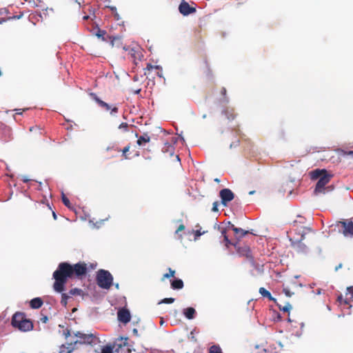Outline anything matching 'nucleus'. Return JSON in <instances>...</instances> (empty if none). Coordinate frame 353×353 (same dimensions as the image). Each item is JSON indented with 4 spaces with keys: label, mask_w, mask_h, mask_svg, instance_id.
I'll list each match as a JSON object with an SVG mask.
<instances>
[{
    "label": "nucleus",
    "mask_w": 353,
    "mask_h": 353,
    "mask_svg": "<svg viewBox=\"0 0 353 353\" xmlns=\"http://www.w3.org/2000/svg\"><path fill=\"white\" fill-rule=\"evenodd\" d=\"M97 266V263L79 262L74 265H70L66 262L60 263L57 270L53 273V278L55 280L53 285L54 290L57 292H63L68 278L75 276L81 279L88 272L96 269Z\"/></svg>",
    "instance_id": "nucleus-1"
},
{
    "label": "nucleus",
    "mask_w": 353,
    "mask_h": 353,
    "mask_svg": "<svg viewBox=\"0 0 353 353\" xmlns=\"http://www.w3.org/2000/svg\"><path fill=\"white\" fill-rule=\"evenodd\" d=\"M312 179H318L314 193L316 194L319 193H324L325 185L330 182L332 175L327 173L326 170L316 169L310 172Z\"/></svg>",
    "instance_id": "nucleus-2"
},
{
    "label": "nucleus",
    "mask_w": 353,
    "mask_h": 353,
    "mask_svg": "<svg viewBox=\"0 0 353 353\" xmlns=\"http://www.w3.org/2000/svg\"><path fill=\"white\" fill-rule=\"evenodd\" d=\"M12 325L22 332H27L32 330L33 328V323L30 320L26 319L23 312H17L12 318Z\"/></svg>",
    "instance_id": "nucleus-3"
},
{
    "label": "nucleus",
    "mask_w": 353,
    "mask_h": 353,
    "mask_svg": "<svg viewBox=\"0 0 353 353\" xmlns=\"http://www.w3.org/2000/svg\"><path fill=\"white\" fill-rule=\"evenodd\" d=\"M96 281L99 287L108 290L112 285L113 276L109 271L101 269L97 272Z\"/></svg>",
    "instance_id": "nucleus-4"
},
{
    "label": "nucleus",
    "mask_w": 353,
    "mask_h": 353,
    "mask_svg": "<svg viewBox=\"0 0 353 353\" xmlns=\"http://www.w3.org/2000/svg\"><path fill=\"white\" fill-rule=\"evenodd\" d=\"M293 227L296 228H292L290 231V236H294L295 238H300L301 240L304 239L305 235L312 231L311 228L304 226H297L296 222H294Z\"/></svg>",
    "instance_id": "nucleus-5"
},
{
    "label": "nucleus",
    "mask_w": 353,
    "mask_h": 353,
    "mask_svg": "<svg viewBox=\"0 0 353 353\" xmlns=\"http://www.w3.org/2000/svg\"><path fill=\"white\" fill-rule=\"evenodd\" d=\"M54 11L52 9H45L42 10L39 13H32L29 17L30 21L35 20L37 22H39V21H47L50 20V18L49 17L50 14H53Z\"/></svg>",
    "instance_id": "nucleus-6"
},
{
    "label": "nucleus",
    "mask_w": 353,
    "mask_h": 353,
    "mask_svg": "<svg viewBox=\"0 0 353 353\" xmlns=\"http://www.w3.org/2000/svg\"><path fill=\"white\" fill-rule=\"evenodd\" d=\"M338 225L342 228V234L345 237H353V221L352 219H345L339 221Z\"/></svg>",
    "instance_id": "nucleus-7"
},
{
    "label": "nucleus",
    "mask_w": 353,
    "mask_h": 353,
    "mask_svg": "<svg viewBox=\"0 0 353 353\" xmlns=\"http://www.w3.org/2000/svg\"><path fill=\"white\" fill-rule=\"evenodd\" d=\"M237 253L241 256H245L252 264L254 265V256L252 254L250 248L248 245L240 246L238 243H234Z\"/></svg>",
    "instance_id": "nucleus-8"
},
{
    "label": "nucleus",
    "mask_w": 353,
    "mask_h": 353,
    "mask_svg": "<svg viewBox=\"0 0 353 353\" xmlns=\"http://www.w3.org/2000/svg\"><path fill=\"white\" fill-rule=\"evenodd\" d=\"M23 16V13L19 12L18 14L10 13L8 9H0V22H6L12 19H19Z\"/></svg>",
    "instance_id": "nucleus-9"
},
{
    "label": "nucleus",
    "mask_w": 353,
    "mask_h": 353,
    "mask_svg": "<svg viewBox=\"0 0 353 353\" xmlns=\"http://www.w3.org/2000/svg\"><path fill=\"white\" fill-rule=\"evenodd\" d=\"M219 196L221 199V203L224 206H227L228 203L232 201L234 198V194L228 188L222 189L219 192Z\"/></svg>",
    "instance_id": "nucleus-10"
},
{
    "label": "nucleus",
    "mask_w": 353,
    "mask_h": 353,
    "mask_svg": "<svg viewBox=\"0 0 353 353\" xmlns=\"http://www.w3.org/2000/svg\"><path fill=\"white\" fill-rule=\"evenodd\" d=\"M290 240L292 242V246L295 250L300 253H305L307 250V246L302 243L301 239L295 238L294 236L290 237Z\"/></svg>",
    "instance_id": "nucleus-11"
},
{
    "label": "nucleus",
    "mask_w": 353,
    "mask_h": 353,
    "mask_svg": "<svg viewBox=\"0 0 353 353\" xmlns=\"http://www.w3.org/2000/svg\"><path fill=\"white\" fill-rule=\"evenodd\" d=\"M123 50L128 52V54L133 59V61L137 64V61H140L143 57L139 48H130L123 46Z\"/></svg>",
    "instance_id": "nucleus-12"
},
{
    "label": "nucleus",
    "mask_w": 353,
    "mask_h": 353,
    "mask_svg": "<svg viewBox=\"0 0 353 353\" xmlns=\"http://www.w3.org/2000/svg\"><path fill=\"white\" fill-rule=\"evenodd\" d=\"M90 24L92 26L91 32H92L93 35L97 36L99 39H101L102 41H105L107 40L108 37H105V35L108 36V34H107V32L105 30L100 29L97 26V23H90Z\"/></svg>",
    "instance_id": "nucleus-13"
},
{
    "label": "nucleus",
    "mask_w": 353,
    "mask_h": 353,
    "mask_svg": "<svg viewBox=\"0 0 353 353\" xmlns=\"http://www.w3.org/2000/svg\"><path fill=\"white\" fill-rule=\"evenodd\" d=\"M117 317H118V320L120 322L126 324L128 322H130V319H131V315L128 309L121 308L117 312Z\"/></svg>",
    "instance_id": "nucleus-14"
},
{
    "label": "nucleus",
    "mask_w": 353,
    "mask_h": 353,
    "mask_svg": "<svg viewBox=\"0 0 353 353\" xmlns=\"http://www.w3.org/2000/svg\"><path fill=\"white\" fill-rule=\"evenodd\" d=\"M179 10L183 15H188L194 12L196 9L190 6L188 2L183 0L179 6Z\"/></svg>",
    "instance_id": "nucleus-15"
},
{
    "label": "nucleus",
    "mask_w": 353,
    "mask_h": 353,
    "mask_svg": "<svg viewBox=\"0 0 353 353\" xmlns=\"http://www.w3.org/2000/svg\"><path fill=\"white\" fill-rule=\"evenodd\" d=\"M75 335L80 339V343H83L92 344L95 340V336L92 334H87L77 332Z\"/></svg>",
    "instance_id": "nucleus-16"
},
{
    "label": "nucleus",
    "mask_w": 353,
    "mask_h": 353,
    "mask_svg": "<svg viewBox=\"0 0 353 353\" xmlns=\"http://www.w3.org/2000/svg\"><path fill=\"white\" fill-rule=\"evenodd\" d=\"M338 299L341 303H343L345 305H350V303L353 301V285L347 288L344 300H343L342 296H339Z\"/></svg>",
    "instance_id": "nucleus-17"
},
{
    "label": "nucleus",
    "mask_w": 353,
    "mask_h": 353,
    "mask_svg": "<svg viewBox=\"0 0 353 353\" xmlns=\"http://www.w3.org/2000/svg\"><path fill=\"white\" fill-rule=\"evenodd\" d=\"M228 229L232 230L234 232L235 238L237 240H240L245 235L250 233L248 230H244L242 228L235 227L234 225L231 223H229Z\"/></svg>",
    "instance_id": "nucleus-18"
},
{
    "label": "nucleus",
    "mask_w": 353,
    "mask_h": 353,
    "mask_svg": "<svg viewBox=\"0 0 353 353\" xmlns=\"http://www.w3.org/2000/svg\"><path fill=\"white\" fill-rule=\"evenodd\" d=\"M107 37L110 40V46L112 48H122L123 49V46H125L123 44L122 37L121 36L108 35Z\"/></svg>",
    "instance_id": "nucleus-19"
},
{
    "label": "nucleus",
    "mask_w": 353,
    "mask_h": 353,
    "mask_svg": "<svg viewBox=\"0 0 353 353\" xmlns=\"http://www.w3.org/2000/svg\"><path fill=\"white\" fill-rule=\"evenodd\" d=\"M90 96H91V97H92V99H94V100L97 103V104H98L100 107H101V108H103L105 109L106 110H110V109H111L110 105L108 103H107L104 102L103 101L101 100V99L97 97V95L95 93H91V94H90Z\"/></svg>",
    "instance_id": "nucleus-20"
},
{
    "label": "nucleus",
    "mask_w": 353,
    "mask_h": 353,
    "mask_svg": "<svg viewBox=\"0 0 353 353\" xmlns=\"http://www.w3.org/2000/svg\"><path fill=\"white\" fill-rule=\"evenodd\" d=\"M135 136H136V137L138 138V139L137 141V143L139 146H141L147 143H149L150 141V137H149V135L147 133H144L143 135L140 136V137H138V134L136 133Z\"/></svg>",
    "instance_id": "nucleus-21"
},
{
    "label": "nucleus",
    "mask_w": 353,
    "mask_h": 353,
    "mask_svg": "<svg viewBox=\"0 0 353 353\" xmlns=\"http://www.w3.org/2000/svg\"><path fill=\"white\" fill-rule=\"evenodd\" d=\"M43 301L39 298H34L30 301V306L32 309H39L43 305Z\"/></svg>",
    "instance_id": "nucleus-22"
},
{
    "label": "nucleus",
    "mask_w": 353,
    "mask_h": 353,
    "mask_svg": "<svg viewBox=\"0 0 353 353\" xmlns=\"http://www.w3.org/2000/svg\"><path fill=\"white\" fill-rule=\"evenodd\" d=\"M196 314V310L192 307L183 310V314L188 319H193Z\"/></svg>",
    "instance_id": "nucleus-23"
},
{
    "label": "nucleus",
    "mask_w": 353,
    "mask_h": 353,
    "mask_svg": "<svg viewBox=\"0 0 353 353\" xmlns=\"http://www.w3.org/2000/svg\"><path fill=\"white\" fill-rule=\"evenodd\" d=\"M88 10L89 11V13L87 14L85 12L83 15L82 16V19L83 21L91 20L93 21L96 19L94 12L90 10V6L88 7Z\"/></svg>",
    "instance_id": "nucleus-24"
},
{
    "label": "nucleus",
    "mask_w": 353,
    "mask_h": 353,
    "mask_svg": "<svg viewBox=\"0 0 353 353\" xmlns=\"http://www.w3.org/2000/svg\"><path fill=\"white\" fill-rule=\"evenodd\" d=\"M130 149V145L129 144V145H128L127 146H125V148L121 150V152H122V156H123V157H124V159H128V155H127V152H129ZM114 150L117 151V152H120V151H121V150H119V148H114V146H112V147H108V148H107V150Z\"/></svg>",
    "instance_id": "nucleus-25"
},
{
    "label": "nucleus",
    "mask_w": 353,
    "mask_h": 353,
    "mask_svg": "<svg viewBox=\"0 0 353 353\" xmlns=\"http://www.w3.org/2000/svg\"><path fill=\"white\" fill-rule=\"evenodd\" d=\"M259 292L261 294L262 296L268 299L270 301L276 302V299L274 297H272L271 293L268 290H267L265 288H260Z\"/></svg>",
    "instance_id": "nucleus-26"
},
{
    "label": "nucleus",
    "mask_w": 353,
    "mask_h": 353,
    "mask_svg": "<svg viewBox=\"0 0 353 353\" xmlns=\"http://www.w3.org/2000/svg\"><path fill=\"white\" fill-rule=\"evenodd\" d=\"M183 282L181 279H177L171 282V287L174 290H180L183 288Z\"/></svg>",
    "instance_id": "nucleus-27"
},
{
    "label": "nucleus",
    "mask_w": 353,
    "mask_h": 353,
    "mask_svg": "<svg viewBox=\"0 0 353 353\" xmlns=\"http://www.w3.org/2000/svg\"><path fill=\"white\" fill-rule=\"evenodd\" d=\"M159 69V66L158 65H152L150 63H148L145 68H144V74L148 76L150 74V72L153 70H158Z\"/></svg>",
    "instance_id": "nucleus-28"
},
{
    "label": "nucleus",
    "mask_w": 353,
    "mask_h": 353,
    "mask_svg": "<svg viewBox=\"0 0 353 353\" xmlns=\"http://www.w3.org/2000/svg\"><path fill=\"white\" fill-rule=\"evenodd\" d=\"M73 350H74V347H72V343L68 344V346L62 345L60 347L59 353H72Z\"/></svg>",
    "instance_id": "nucleus-29"
},
{
    "label": "nucleus",
    "mask_w": 353,
    "mask_h": 353,
    "mask_svg": "<svg viewBox=\"0 0 353 353\" xmlns=\"http://www.w3.org/2000/svg\"><path fill=\"white\" fill-rule=\"evenodd\" d=\"M108 8L110 11V14L114 17V20L119 21L121 19V17L117 12L116 7L114 6H108Z\"/></svg>",
    "instance_id": "nucleus-30"
},
{
    "label": "nucleus",
    "mask_w": 353,
    "mask_h": 353,
    "mask_svg": "<svg viewBox=\"0 0 353 353\" xmlns=\"http://www.w3.org/2000/svg\"><path fill=\"white\" fill-rule=\"evenodd\" d=\"M221 232L222 234V235L223 236V239H224V241L225 242V245L226 247H228L229 245H233V243H231L230 240L228 239V236H227V229L225 228H222L221 230Z\"/></svg>",
    "instance_id": "nucleus-31"
},
{
    "label": "nucleus",
    "mask_w": 353,
    "mask_h": 353,
    "mask_svg": "<svg viewBox=\"0 0 353 353\" xmlns=\"http://www.w3.org/2000/svg\"><path fill=\"white\" fill-rule=\"evenodd\" d=\"M68 294H70V296H81L83 294V290L81 289H79V288H73V289H71Z\"/></svg>",
    "instance_id": "nucleus-32"
},
{
    "label": "nucleus",
    "mask_w": 353,
    "mask_h": 353,
    "mask_svg": "<svg viewBox=\"0 0 353 353\" xmlns=\"http://www.w3.org/2000/svg\"><path fill=\"white\" fill-rule=\"evenodd\" d=\"M163 152H169L172 155L174 152V147L168 142L165 143L164 147L162 148Z\"/></svg>",
    "instance_id": "nucleus-33"
},
{
    "label": "nucleus",
    "mask_w": 353,
    "mask_h": 353,
    "mask_svg": "<svg viewBox=\"0 0 353 353\" xmlns=\"http://www.w3.org/2000/svg\"><path fill=\"white\" fill-rule=\"evenodd\" d=\"M277 305L279 306L280 310L288 313H289L290 310L292 309V305L289 303H286L283 306H282L280 304H277Z\"/></svg>",
    "instance_id": "nucleus-34"
},
{
    "label": "nucleus",
    "mask_w": 353,
    "mask_h": 353,
    "mask_svg": "<svg viewBox=\"0 0 353 353\" xmlns=\"http://www.w3.org/2000/svg\"><path fill=\"white\" fill-rule=\"evenodd\" d=\"M168 273H165L163 275L161 281H164L165 279H168L170 277H174L175 276V270H172L170 268H168Z\"/></svg>",
    "instance_id": "nucleus-35"
},
{
    "label": "nucleus",
    "mask_w": 353,
    "mask_h": 353,
    "mask_svg": "<svg viewBox=\"0 0 353 353\" xmlns=\"http://www.w3.org/2000/svg\"><path fill=\"white\" fill-rule=\"evenodd\" d=\"M70 297V296L69 294L62 293L61 300V305L65 307L68 304V300Z\"/></svg>",
    "instance_id": "nucleus-36"
},
{
    "label": "nucleus",
    "mask_w": 353,
    "mask_h": 353,
    "mask_svg": "<svg viewBox=\"0 0 353 353\" xmlns=\"http://www.w3.org/2000/svg\"><path fill=\"white\" fill-rule=\"evenodd\" d=\"M209 353H223L219 345H214L210 347Z\"/></svg>",
    "instance_id": "nucleus-37"
},
{
    "label": "nucleus",
    "mask_w": 353,
    "mask_h": 353,
    "mask_svg": "<svg viewBox=\"0 0 353 353\" xmlns=\"http://www.w3.org/2000/svg\"><path fill=\"white\" fill-rule=\"evenodd\" d=\"M101 353H113V347L105 345L102 348Z\"/></svg>",
    "instance_id": "nucleus-38"
},
{
    "label": "nucleus",
    "mask_w": 353,
    "mask_h": 353,
    "mask_svg": "<svg viewBox=\"0 0 353 353\" xmlns=\"http://www.w3.org/2000/svg\"><path fill=\"white\" fill-rule=\"evenodd\" d=\"M61 199H62V202L63 203V204L65 206L70 208V200L67 198V196L64 194H62Z\"/></svg>",
    "instance_id": "nucleus-39"
},
{
    "label": "nucleus",
    "mask_w": 353,
    "mask_h": 353,
    "mask_svg": "<svg viewBox=\"0 0 353 353\" xmlns=\"http://www.w3.org/2000/svg\"><path fill=\"white\" fill-rule=\"evenodd\" d=\"M174 298H165V299H162L159 303V304H161V303L169 304V303H174Z\"/></svg>",
    "instance_id": "nucleus-40"
},
{
    "label": "nucleus",
    "mask_w": 353,
    "mask_h": 353,
    "mask_svg": "<svg viewBox=\"0 0 353 353\" xmlns=\"http://www.w3.org/2000/svg\"><path fill=\"white\" fill-rule=\"evenodd\" d=\"M129 125L127 123H122L119 125V128L124 132L128 131Z\"/></svg>",
    "instance_id": "nucleus-41"
},
{
    "label": "nucleus",
    "mask_w": 353,
    "mask_h": 353,
    "mask_svg": "<svg viewBox=\"0 0 353 353\" xmlns=\"http://www.w3.org/2000/svg\"><path fill=\"white\" fill-rule=\"evenodd\" d=\"M29 130L30 132L38 131L39 134H41V129L38 126H32Z\"/></svg>",
    "instance_id": "nucleus-42"
},
{
    "label": "nucleus",
    "mask_w": 353,
    "mask_h": 353,
    "mask_svg": "<svg viewBox=\"0 0 353 353\" xmlns=\"http://www.w3.org/2000/svg\"><path fill=\"white\" fill-rule=\"evenodd\" d=\"M212 211L213 212H217L218 211V202L215 201L213 203V206L212 208Z\"/></svg>",
    "instance_id": "nucleus-43"
},
{
    "label": "nucleus",
    "mask_w": 353,
    "mask_h": 353,
    "mask_svg": "<svg viewBox=\"0 0 353 353\" xmlns=\"http://www.w3.org/2000/svg\"><path fill=\"white\" fill-rule=\"evenodd\" d=\"M283 292L285 294V295H286L287 296H289V297H290V296H292V293H291V292H290V290H288V288H283Z\"/></svg>",
    "instance_id": "nucleus-44"
},
{
    "label": "nucleus",
    "mask_w": 353,
    "mask_h": 353,
    "mask_svg": "<svg viewBox=\"0 0 353 353\" xmlns=\"http://www.w3.org/2000/svg\"><path fill=\"white\" fill-rule=\"evenodd\" d=\"M185 230V225H184L183 224H181V225L178 227L177 230H176V233H178V232H181V231H183V230Z\"/></svg>",
    "instance_id": "nucleus-45"
},
{
    "label": "nucleus",
    "mask_w": 353,
    "mask_h": 353,
    "mask_svg": "<svg viewBox=\"0 0 353 353\" xmlns=\"http://www.w3.org/2000/svg\"><path fill=\"white\" fill-rule=\"evenodd\" d=\"M226 92H227V90H226L225 88H221V94L223 97H225V95H226Z\"/></svg>",
    "instance_id": "nucleus-46"
},
{
    "label": "nucleus",
    "mask_w": 353,
    "mask_h": 353,
    "mask_svg": "<svg viewBox=\"0 0 353 353\" xmlns=\"http://www.w3.org/2000/svg\"><path fill=\"white\" fill-rule=\"evenodd\" d=\"M343 154H345V155H351V156H353V150L344 151V152H343Z\"/></svg>",
    "instance_id": "nucleus-47"
},
{
    "label": "nucleus",
    "mask_w": 353,
    "mask_h": 353,
    "mask_svg": "<svg viewBox=\"0 0 353 353\" xmlns=\"http://www.w3.org/2000/svg\"><path fill=\"white\" fill-rule=\"evenodd\" d=\"M117 112H118V108H117V107H114L113 108L111 109L112 114L117 113Z\"/></svg>",
    "instance_id": "nucleus-48"
},
{
    "label": "nucleus",
    "mask_w": 353,
    "mask_h": 353,
    "mask_svg": "<svg viewBox=\"0 0 353 353\" xmlns=\"http://www.w3.org/2000/svg\"><path fill=\"white\" fill-rule=\"evenodd\" d=\"M204 233H205L204 232H201L200 230H196L195 232V236H200L201 235H202Z\"/></svg>",
    "instance_id": "nucleus-49"
},
{
    "label": "nucleus",
    "mask_w": 353,
    "mask_h": 353,
    "mask_svg": "<svg viewBox=\"0 0 353 353\" xmlns=\"http://www.w3.org/2000/svg\"><path fill=\"white\" fill-rule=\"evenodd\" d=\"M48 320V318L47 316H44L41 319V321L43 322V323H46Z\"/></svg>",
    "instance_id": "nucleus-50"
},
{
    "label": "nucleus",
    "mask_w": 353,
    "mask_h": 353,
    "mask_svg": "<svg viewBox=\"0 0 353 353\" xmlns=\"http://www.w3.org/2000/svg\"><path fill=\"white\" fill-rule=\"evenodd\" d=\"M52 216H53L54 219H57V214H56V213L54 211H52Z\"/></svg>",
    "instance_id": "nucleus-51"
},
{
    "label": "nucleus",
    "mask_w": 353,
    "mask_h": 353,
    "mask_svg": "<svg viewBox=\"0 0 353 353\" xmlns=\"http://www.w3.org/2000/svg\"><path fill=\"white\" fill-rule=\"evenodd\" d=\"M133 333H134L135 335H137H137H138V330H137L136 328H134V329L133 330Z\"/></svg>",
    "instance_id": "nucleus-52"
},
{
    "label": "nucleus",
    "mask_w": 353,
    "mask_h": 353,
    "mask_svg": "<svg viewBox=\"0 0 353 353\" xmlns=\"http://www.w3.org/2000/svg\"><path fill=\"white\" fill-rule=\"evenodd\" d=\"M342 267V264H339V266L336 267V270H339V268H341Z\"/></svg>",
    "instance_id": "nucleus-53"
},
{
    "label": "nucleus",
    "mask_w": 353,
    "mask_h": 353,
    "mask_svg": "<svg viewBox=\"0 0 353 353\" xmlns=\"http://www.w3.org/2000/svg\"><path fill=\"white\" fill-rule=\"evenodd\" d=\"M214 181H216V182H219L220 181H219V179H214Z\"/></svg>",
    "instance_id": "nucleus-54"
},
{
    "label": "nucleus",
    "mask_w": 353,
    "mask_h": 353,
    "mask_svg": "<svg viewBox=\"0 0 353 353\" xmlns=\"http://www.w3.org/2000/svg\"><path fill=\"white\" fill-rule=\"evenodd\" d=\"M141 91V90H136V93H139Z\"/></svg>",
    "instance_id": "nucleus-55"
},
{
    "label": "nucleus",
    "mask_w": 353,
    "mask_h": 353,
    "mask_svg": "<svg viewBox=\"0 0 353 353\" xmlns=\"http://www.w3.org/2000/svg\"><path fill=\"white\" fill-rule=\"evenodd\" d=\"M176 159H177L179 161L180 160V159H179V156H178V155H176Z\"/></svg>",
    "instance_id": "nucleus-56"
},
{
    "label": "nucleus",
    "mask_w": 353,
    "mask_h": 353,
    "mask_svg": "<svg viewBox=\"0 0 353 353\" xmlns=\"http://www.w3.org/2000/svg\"><path fill=\"white\" fill-rule=\"evenodd\" d=\"M17 114H21L22 113H21V112H17Z\"/></svg>",
    "instance_id": "nucleus-57"
},
{
    "label": "nucleus",
    "mask_w": 353,
    "mask_h": 353,
    "mask_svg": "<svg viewBox=\"0 0 353 353\" xmlns=\"http://www.w3.org/2000/svg\"><path fill=\"white\" fill-rule=\"evenodd\" d=\"M203 118H206V115H205V114H204V115L203 116Z\"/></svg>",
    "instance_id": "nucleus-58"
}]
</instances>
